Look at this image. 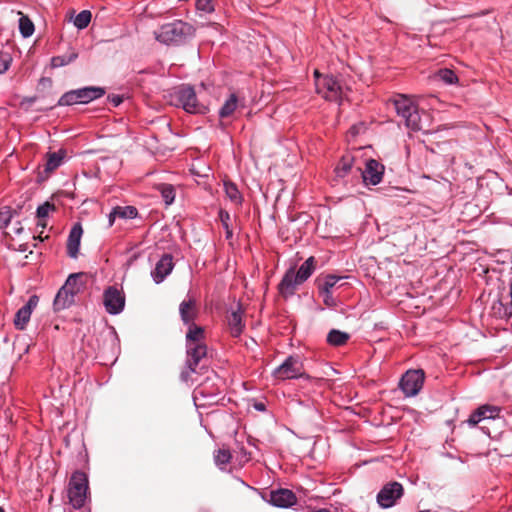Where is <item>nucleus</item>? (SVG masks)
<instances>
[{"mask_svg": "<svg viewBox=\"0 0 512 512\" xmlns=\"http://www.w3.org/2000/svg\"><path fill=\"white\" fill-rule=\"evenodd\" d=\"M153 34L164 45L179 46L195 35V28L182 20H174L161 25Z\"/></svg>", "mask_w": 512, "mask_h": 512, "instance_id": "nucleus-1", "label": "nucleus"}, {"mask_svg": "<svg viewBox=\"0 0 512 512\" xmlns=\"http://www.w3.org/2000/svg\"><path fill=\"white\" fill-rule=\"evenodd\" d=\"M166 98L171 105L181 107L187 113L202 114L206 111V106L198 100L194 87L189 84L171 88Z\"/></svg>", "mask_w": 512, "mask_h": 512, "instance_id": "nucleus-2", "label": "nucleus"}, {"mask_svg": "<svg viewBox=\"0 0 512 512\" xmlns=\"http://www.w3.org/2000/svg\"><path fill=\"white\" fill-rule=\"evenodd\" d=\"M185 347L186 360L184 367L180 373V379L182 382L189 383L194 382L192 375L198 373V369L201 366V362L207 356L208 348L206 344H188L185 345Z\"/></svg>", "mask_w": 512, "mask_h": 512, "instance_id": "nucleus-3", "label": "nucleus"}, {"mask_svg": "<svg viewBox=\"0 0 512 512\" xmlns=\"http://www.w3.org/2000/svg\"><path fill=\"white\" fill-rule=\"evenodd\" d=\"M397 115L402 118L405 126L412 131L422 130L418 106L407 96L398 95L394 99Z\"/></svg>", "mask_w": 512, "mask_h": 512, "instance_id": "nucleus-4", "label": "nucleus"}, {"mask_svg": "<svg viewBox=\"0 0 512 512\" xmlns=\"http://www.w3.org/2000/svg\"><path fill=\"white\" fill-rule=\"evenodd\" d=\"M105 95V89L98 86H87L64 93L58 100L59 106H71L74 104H88Z\"/></svg>", "mask_w": 512, "mask_h": 512, "instance_id": "nucleus-5", "label": "nucleus"}, {"mask_svg": "<svg viewBox=\"0 0 512 512\" xmlns=\"http://www.w3.org/2000/svg\"><path fill=\"white\" fill-rule=\"evenodd\" d=\"M88 479L85 473L76 471L73 473L68 488L69 503L75 509L84 506L87 499Z\"/></svg>", "mask_w": 512, "mask_h": 512, "instance_id": "nucleus-6", "label": "nucleus"}, {"mask_svg": "<svg viewBox=\"0 0 512 512\" xmlns=\"http://www.w3.org/2000/svg\"><path fill=\"white\" fill-rule=\"evenodd\" d=\"M500 411L501 409L498 406L488 404L482 405L478 407L476 410H474L469 415L468 419L464 421L462 424H467L469 427H475L483 423V425H481L479 428L482 430L484 434L490 437L491 435L489 428L487 427V425H485V423L499 417Z\"/></svg>", "mask_w": 512, "mask_h": 512, "instance_id": "nucleus-7", "label": "nucleus"}, {"mask_svg": "<svg viewBox=\"0 0 512 512\" xmlns=\"http://www.w3.org/2000/svg\"><path fill=\"white\" fill-rule=\"evenodd\" d=\"M273 376L279 380L309 379V376L303 371V363L300 357L293 355L287 357L281 365L274 369Z\"/></svg>", "mask_w": 512, "mask_h": 512, "instance_id": "nucleus-8", "label": "nucleus"}, {"mask_svg": "<svg viewBox=\"0 0 512 512\" xmlns=\"http://www.w3.org/2000/svg\"><path fill=\"white\" fill-rule=\"evenodd\" d=\"M102 303L108 314L118 315L122 313L126 303L123 289L116 285L108 286L103 291Z\"/></svg>", "mask_w": 512, "mask_h": 512, "instance_id": "nucleus-9", "label": "nucleus"}, {"mask_svg": "<svg viewBox=\"0 0 512 512\" xmlns=\"http://www.w3.org/2000/svg\"><path fill=\"white\" fill-rule=\"evenodd\" d=\"M316 90L326 100L340 102L344 92L340 82L332 75H324L316 81Z\"/></svg>", "mask_w": 512, "mask_h": 512, "instance_id": "nucleus-10", "label": "nucleus"}, {"mask_svg": "<svg viewBox=\"0 0 512 512\" xmlns=\"http://www.w3.org/2000/svg\"><path fill=\"white\" fill-rule=\"evenodd\" d=\"M424 379L425 374L423 370H408L400 380V389L405 394V396L413 397L417 395L422 389Z\"/></svg>", "mask_w": 512, "mask_h": 512, "instance_id": "nucleus-11", "label": "nucleus"}, {"mask_svg": "<svg viewBox=\"0 0 512 512\" xmlns=\"http://www.w3.org/2000/svg\"><path fill=\"white\" fill-rule=\"evenodd\" d=\"M403 495V487L398 482H391L379 491L377 494V502L382 508H390L395 505L396 501Z\"/></svg>", "mask_w": 512, "mask_h": 512, "instance_id": "nucleus-12", "label": "nucleus"}, {"mask_svg": "<svg viewBox=\"0 0 512 512\" xmlns=\"http://www.w3.org/2000/svg\"><path fill=\"white\" fill-rule=\"evenodd\" d=\"M384 165L375 159H369L366 162L365 169L362 171L363 182L366 185H377L382 181L384 175Z\"/></svg>", "mask_w": 512, "mask_h": 512, "instance_id": "nucleus-13", "label": "nucleus"}, {"mask_svg": "<svg viewBox=\"0 0 512 512\" xmlns=\"http://www.w3.org/2000/svg\"><path fill=\"white\" fill-rule=\"evenodd\" d=\"M179 314L185 326L194 324L199 316V307L196 299L188 295L179 305Z\"/></svg>", "mask_w": 512, "mask_h": 512, "instance_id": "nucleus-14", "label": "nucleus"}, {"mask_svg": "<svg viewBox=\"0 0 512 512\" xmlns=\"http://www.w3.org/2000/svg\"><path fill=\"white\" fill-rule=\"evenodd\" d=\"M301 284L295 276L294 267H291L286 271L278 284V292L283 298L287 299L295 294L297 287Z\"/></svg>", "mask_w": 512, "mask_h": 512, "instance_id": "nucleus-15", "label": "nucleus"}, {"mask_svg": "<svg viewBox=\"0 0 512 512\" xmlns=\"http://www.w3.org/2000/svg\"><path fill=\"white\" fill-rule=\"evenodd\" d=\"M39 298L37 295L29 297L27 303L21 307L15 314L14 325L17 329H25L30 320L33 309L37 306Z\"/></svg>", "mask_w": 512, "mask_h": 512, "instance_id": "nucleus-16", "label": "nucleus"}, {"mask_svg": "<svg viewBox=\"0 0 512 512\" xmlns=\"http://www.w3.org/2000/svg\"><path fill=\"white\" fill-rule=\"evenodd\" d=\"M174 268L173 258L170 254H164L151 271V277L156 284H160L172 272Z\"/></svg>", "mask_w": 512, "mask_h": 512, "instance_id": "nucleus-17", "label": "nucleus"}, {"mask_svg": "<svg viewBox=\"0 0 512 512\" xmlns=\"http://www.w3.org/2000/svg\"><path fill=\"white\" fill-rule=\"evenodd\" d=\"M269 501L276 507L288 508L296 503L297 498L289 489H278L270 492Z\"/></svg>", "mask_w": 512, "mask_h": 512, "instance_id": "nucleus-18", "label": "nucleus"}, {"mask_svg": "<svg viewBox=\"0 0 512 512\" xmlns=\"http://www.w3.org/2000/svg\"><path fill=\"white\" fill-rule=\"evenodd\" d=\"M83 234L81 223H75L69 233L67 240V254L71 258H77Z\"/></svg>", "mask_w": 512, "mask_h": 512, "instance_id": "nucleus-19", "label": "nucleus"}, {"mask_svg": "<svg viewBox=\"0 0 512 512\" xmlns=\"http://www.w3.org/2000/svg\"><path fill=\"white\" fill-rule=\"evenodd\" d=\"M242 316L243 310L240 307V305H237V309L233 310L228 318L230 332L234 337H238L243 332V329L245 327Z\"/></svg>", "mask_w": 512, "mask_h": 512, "instance_id": "nucleus-20", "label": "nucleus"}, {"mask_svg": "<svg viewBox=\"0 0 512 512\" xmlns=\"http://www.w3.org/2000/svg\"><path fill=\"white\" fill-rule=\"evenodd\" d=\"M205 331L204 328L196 323L187 325V332L185 336V345L205 344Z\"/></svg>", "mask_w": 512, "mask_h": 512, "instance_id": "nucleus-21", "label": "nucleus"}, {"mask_svg": "<svg viewBox=\"0 0 512 512\" xmlns=\"http://www.w3.org/2000/svg\"><path fill=\"white\" fill-rule=\"evenodd\" d=\"M74 302L73 292H67L65 289L60 288L55 296L53 307L55 311H60L70 307Z\"/></svg>", "mask_w": 512, "mask_h": 512, "instance_id": "nucleus-22", "label": "nucleus"}, {"mask_svg": "<svg viewBox=\"0 0 512 512\" xmlns=\"http://www.w3.org/2000/svg\"><path fill=\"white\" fill-rule=\"evenodd\" d=\"M314 270L315 258L311 256L301 264L297 272H295V276L298 278V281L303 284L313 274Z\"/></svg>", "mask_w": 512, "mask_h": 512, "instance_id": "nucleus-23", "label": "nucleus"}, {"mask_svg": "<svg viewBox=\"0 0 512 512\" xmlns=\"http://www.w3.org/2000/svg\"><path fill=\"white\" fill-rule=\"evenodd\" d=\"M66 157V151L60 149L57 152H51L47 154V160L45 164V172L49 173L56 170Z\"/></svg>", "mask_w": 512, "mask_h": 512, "instance_id": "nucleus-24", "label": "nucleus"}, {"mask_svg": "<svg viewBox=\"0 0 512 512\" xmlns=\"http://www.w3.org/2000/svg\"><path fill=\"white\" fill-rule=\"evenodd\" d=\"M82 275V273L69 275L61 288L65 289L67 292H73V296L75 297L83 288V284L80 282Z\"/></svg>", "mask_w": 512, "mask_h": 512, "instance_id": "nucleus-25", "label": "nucleus"}, {"mask_svg": "<svg viewBox=\"0 0 512 512\" xmlns=\"http://www.w3.org/2000/svg\"><path fill=\"white\" fill-rule=\"evenodd\" d=\"M245 106L246 100L244 97H240L236 93H231L228 99H226V117L239 108H245Z\"/></svg>", "mask_w": 512, "mask_h": 512, "instance_id": "nucleus-26", "label": "nucleus"}, {"mask_svg": "<svg viewBox=\"0 0 512 512\" xmlns=\"http://www.w3.org/2000/svg\"><path fill=\"white\" fill-rule=\"evenodd\" d=\"M78 57V53L74 49H70V51L65 55L54 56L51 59V67L59 68L66 66L76 60Z\"/></svg>", "mask_w": 512, "mask_h": 512, "instance_id": "nucleus-27", "label": "nucleus"}, {"mask_svg": "<svg viewBox=\"0 0 512 512\" xmlns=\"http://www.w3.org/2000/svg\"><path fill=\"white\" fill-rule=\"evenodd\" d=\"M353 166V157L351 155L343 156L335 167V174L339 178H344L349 174Z\"/></svg>", "mask_w": 512, "mask_h": 512, "instance_id": "nucleus-28", "label": "nucleus"}, {"mask_svg": "<svg viewBox=\"0 0 512 512\" xmlns=\"http://www.w3.org/2000/svg\"><path fill=\"white\" fill-rule=\"evenodd\" d=\"M350 338V335L346 332L332 329L327 335V342L332 346H342Z\"/></svg>", "mask_w": 512, "mask_h": 512, "instance_id": "nucleus-29", "label": "nucleus"}, {"mask_svg": "<svg viewBox=\"0 0 512 512\" xmlns=\"http://www.w3.org/2000/svg\"><path fill=\"white\" fill-rule=\"evenodd\" d=\"M19 30L23 37H30L35 30L34 24L31 19L27 16L19 12Z\"/></svg>", "mask_w": 512, "mask_h": 512, "instance_id": "nucleus-30", "label": "nucleus"}, {"mask_svg": "<svg viewBox=\"0 0 512 512\" xmlns=\"http://www.w3.org/2000/svg\"><path fill=\"white\" fill-rule=\"evenodd\" d=\"M138 215V210L134 206H116L113 208V216L121 219H134Z\"/></svg>", "mask_w": 512, "mask_h": 512, "instance_id": "nucleus-31", "label": "nucleus"}, {"mask_svg": "<svg viewBox=\"0 0 512 512\" xmlns=\"http://www.w3.org/2000/svg\"><path fill=\"white\" fill-rule=\"evenodd\" d=\"M344 278H345L344 276L328 274L324 277L323 282L318 284V289L325 290L327 292L328 291L332 292V290L335 288L337 283Z\"/></svg>", "mask_w": 512, "mask_h": 512, "instance_id": "nucleus-32", "label": "nucleus"}, {"mask_svg": "<svg viewBox=\"0 0 512 512\" xmlns=\"http://www.w3.org/2000/svg\"><path fill=\"white\" fill-rule=\"evenodd\" d=\"M92 14L89 10H83L75 16L73 24L79 30L85 29L91 22Z\"/></svg>", "mask_w": 512, "mask_h": 512, "instance_id": "nucleus-33", "label": "nucleus"}, {"mask_svg": "<svg viewBox=\"0 0 512 512\" xmlns=\"http://www.w3.org/2000/svg\"><path fill=\"white\" fill-rule=\"evenodd\" d=\"M158 190L166 205H170L175 199V189L171 184H160Z\"/></svg>", "mask_w": 512, "mask_h": 512, "instance_id": "nucleus-34", "label": "nucleus"}, {"mask_svg": "<svg viewBox=\"0 0 512 512\" xmlns=\"http://www.w3.org/2000/svg\"><path fill=\"white\" fill-rule=\"evenodd\" d=\"M226 197H228L236 206L242 202V196L237 187L235 184L228 181H226Z\"/></svg>", "mask_w": 512, "mask_h": 512, "instance_id": "nucleus-35", "label": "nucleus"}, {"mask_svg": "<svg viewBox=\"0 0 512 512\" xmlns=\"http://www.w3.org/2000/svg\"><path fill=\"white\" fill-rule=\"evenodd\" d=\"M437 77L441 81H443L445 84H449V85L455 84L458 82V77L455 74V72L448 68L440 69L437 73Z\"/></svg>", "mask_w": 512, "mask_h": 512, "instance_id": "nucleus-36", "label": "nucleus"}, {"mask_svg": "<svg viewBox=\"0 0 512 512\" xmlns=\"http://www.w3.org/2000/svg\"><path fill=\"white\" fill-rule=\"evenodd\" d=\"M55 209L56 208L54 204L46 201L40 206H38L36 210V215L39 219H45L48 216L49 212L54 211Z\"/></svg>", "mask_w": 512, "mask_h": 512, "instance_id": "nucleus-37", "label": "nucleus"}, {"mask_svg": "<svg viewBox=\"0 0 512 512\" xmlns=\"http://www.w3.org/2000/svg\"><path fill=\"white\" fill-rule=\"evenodd\" d=\"M12 62V57L8 52L0 50V74L5 73Z\"/></svg>", "mask_w": 512, "mask_h": 512, "instance_id": "nucleus-38", "label": "nucleus"}, {"mask_svg": "<svg viewBox=\"0 0 512 512\" xmlns=\"http://www.w3.org/2000/svg\"><path fill=\"white\" fill-rule=\"evenodd\" d=\"M196 9L204 13H210L214 10L213 0H196Z\"/></svg>", "mask_w": 512, "mask_h": 512, "instance_id": "nucleus-39", "label": "nucleus"}, {"mask_svg": "<svg viewBox=\"0 0 512 512\" xmlns=\"http://www.w3.org/2000/svg\"><path fill=\"white\" fill-rule=\"evenodd\" d=\"M320 296L323 298V302L327 307H335L337 305V300L333 297L332 292L319 290Z\"/></svg>", "mask_w": 512, "mask_h": 512, "instance_id": "nucleus-40", "label": "nucleus"}, {"mask_svg": "<svg viewBox=\"0 0 512 512\" xmlns=\"http://www.w3.org/2000/svg\"><path fill=\"white\" fill-rule=\"evenodd\" d=\"M11 221V214L9 210H0V228H5Z\"/></svg>", "mask_w": 512, "mask_h": 512, "instance_id": "nucleus-41", "label": "nucleus"}, {"mask_svg": "<svg viewBox=\"0 0 512 512\" xmlns=\"http://www.w3.org/2000/svg\"><path fill=\"white\" fill-rule=\"evenodd\" d=\"M107 100L114 106L117 107L123 102V97L120 95L112 94L108 95Z\"/></svg>", "mask_w": 512, "mask_h": 512, "instance_id": "nucleus-42", "label": "nucleus"}, {"mask_svg": "<svg viewBox=\"0 0 512 512\" xmlns=\"http://www.w3.org/2000/svg\"><path fill=\"white\" fill-rule=\"evenodd\" d=\"M509 302L506 303V314L510 317H512V282L509 284Z\"/></svg>", "mask_w": 512, "mask_h": 512, "instance_id": "nucleus-43", "label": "nucleus"}, {"mask_svg": "<svg viewBox=\"0 0 512 512\" xmlns=\"http://www.w3.org/2000/svg\"><path fill=\"white\" fill-rule=\"evenodd\" d=\"M253 407L257 410V411H265L266 410V406L264 403L262 402H255Z\"/></svg>", "mask_w": 512, "mask_h": 512, "instance_id": "nucleus-44", "label": "nucleus"}, {"mask_svg": "<svg viewBox=\"0 0 512 512\" xmlns=\"http://www.w3.org/2000/svg\"><path fill=\"white\" fill-rule=\"evenodd\" d=\"M118 218L117 216H113V210L110 212L108 216L109 226L111 227L114 224L115 219Z\"/></svg>", "mask_w": 512, "mask_h": 512, "instance_id": "nucleus-45", "label": "nucleus"}, {"mask_svg": "<svg viewBox=\"0 0 512 512\" xmlns=\"http://www.w3.org/2000/svg\"><path fill=\"white\" fill-rule=\"evenodd\" d=\"M218 115H219L220 119H223V118H224V105H222V106L218 109Z\"/></svg>", "mask_w": 512, "mask_h": 512, "instance_id": "nucleus-46", "label": "nucleus"}, {"mask_svg": "<svg viewBox=\"0 0 512 512\" xmlns=\"http://www.w3.org/2000/svg\"><path fill=\"white\" fill-rule=\"evenodd\" d=\"M314 76H315V82H316L318 79H322L324 75H321L318 70H315Z\"/></svg>", "mask_w": 512, "mask_h": 512, "instance_id": "nucleus-47", "label": "nucleus"}, {"mask_svg": "<svg viewBox=\"0 0 512 512\" xmlns=\"http://www.w3.org/2000/svg\"><path fill=\"white\" fill-rule=\"evenodd\" d=\"M308 512H331L329 509H326V508H320V509H313L311 511H308Z\"/></svg>", "mask_w": 512, "mask_h": 512, "instance_id": "nucleus-48", "label": "nucleus"}, {"mask_svg": "<svg viewBox=\"0 0 512 512\" xmlns=\"http://www.w3.org/2000/svg\"><path fill=\"white\" fill-rule=\"evenodd\" d=\"M228 452H230V450H226V459H225L226 464H228L230 461V458L233 457V455Z\"/></svg>", "mask_w": 512, "mask_h": 512, "instance_id": "nucleus-49", "label": "nucleus"}, {"mask_svg": "<svg viewBox=\"0 0 512 512\" xmlns=\"http://www.w3.org/2000/svg\"><path fill=\"white\" fill-rule=\"evenodd\" d=\"M221 455H224V450L219 449V450H218V454H217V456H216V461H217V462H219V461H220V457H221Z\"/></svg>", "mask_w": 512, "mask_h": 512, "instance_id": "nucleus-50", "label": "nucleus"}, {"mask_svg": "<svg viewBox=\"0 0 512 512\" xmlns=\"http://www.w3.org/2000/svg\"><path fill=\"white\" fill-rule=\"evenodd\" d=\"M38 226H41L42 228H45L47 226L44 219H39V222L37 224Z\"/></svg>", "mask_w": 512, "mask_h": 512, "instance_id": "nucleus-51", "label": "nucleus"}, {"mask_svg": "<svg viewBox=\"0 0 512 512\" xmlns=\"http://www.w3.org/2000/svg\"><path fill=\"white\" fill-rule=\"evenodd\" d=\"M231 236H232V232L228 229V226L226 225L225 237H226V239H229Z\"/></svg>", "mask_w": 512, "mask_h": 512, "instance_id": "nucleus-52", "label": "nucleus"}, {"mask_svg": "<svg viewBox=\"0 0 512 512\" xmlns=\"http://www.w3.org/2000/svg\"><path fill=\"white\" fill-rule=\"evenodd\" d=\"M216 417V414L214 412L210 413L207 417V421H212Z\"/></svg>", "mask_w": 512, "mask_h": 512, "instance_id": "nucleus-53", "label": "nucleus"}, {"mask_svg": "<svg viewBox=\"0 0 512 512\" xmlns=\"http://www.w3.org/2000/svg\"><path fill=\"white\" fill-rule=\"evenodd\" d=\"M219 218L224 223V211L222 209L219 210Z\"/></svg>", "mask_w": 512, "mask_h": 512, "instance_id": "nucleus-54", "label": "nucleus"}, {"mask_svg": "<svg viewBox=\"0 0 512 512\" xmlns=\"http://www.w3.org/2000/svg\"><path fill=\"white\" fill-rule=\"evenodd\" d=\"M19 250L22 251V252L26 251L25 245H20Z\"/></svg>", "mask_w": 512, "mask_h": 512, "instance_id": "nucleus-55", "label": "nucleus"}, {"mask_svg": "<svg viewBox=\"0 0 512 512\" xmlns=\"http://www.w3.org/2000/svg\"><path fill=\"white\" fill-rule=\"evenodd\" d=\"M244 451H245V450H242V449H239V450H233V452H235V453H242V452H244Z\"/></svg>", "mask_w": 512, "mask_h": 512, "instance_id": "nucleus-56", "label": "nucleus"}, {"mask_svg": "<svg viewBox=\"0 0 512 512\" xmlns=\"http://www.w3.org/2000/svg\"><path fill=\"white\" fill-rule=\"evenodd\" d=\"M244 461H248L249 457H247L246 453L243 455Z\"/></svg>", "mask_w": 512, "mask_h": 512, "instance_id": "nucleus-57", "label": "nucleus"}, {"mask_svg": "<svg viewBox=\"0 0 512 512\" xmlns=\"http://www.w3.org/2000/svg\"><path fill=\"white\" fill-rule=\"evenodd\" d=\"M22 230H23V228H22V227H20V228H18V229L16 230V233H18V234H19V233H21V231H22Z\"/></svg>", "mask_w": 512, "mask_h": 512, "instance_id": "nucleus-58", "label": "nucleus"}, {"mask_svg": "<svg viewBox=\"0 0 512 512\" xmlns=\"http://www.w3.org/2000/svg\"><path fill=\"white\" fill-rule=\"evenodd\" d=\"M0 512H5L4 509L2 507H0Z\"/></svg>", "mask_w": 512, "mask_h": 512, "instance_id": "nucleus-59", "label": "nucleus"}]
</instances>
